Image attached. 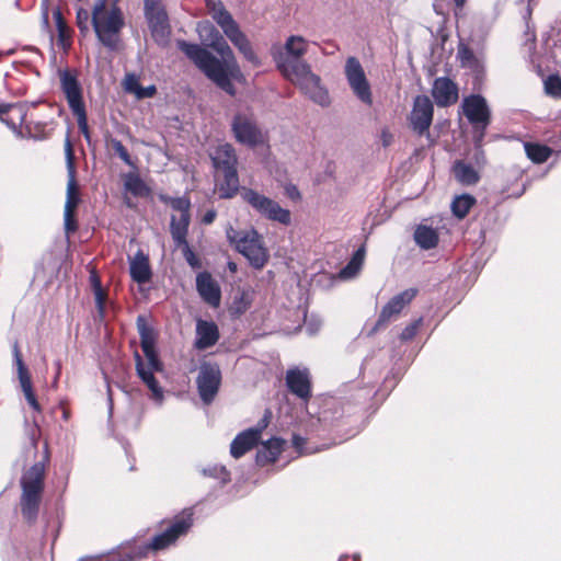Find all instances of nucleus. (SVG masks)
Here are the masks:
<instances>
[{"instance_id": "1", "label": "nucleus", "mask_w": 561, "mask_h": 561, "mask_svg": "<svg viewBox=\"0 0 561 561\" xmlns=\"http://www.w3.org/2000/svg\"><path fill=\"white\" fill-rule=\"evenodd\" d=\"M197 31L201 38L215 49L221 56L222 60H219L197 44L179 41L178 47L207 78L228 94L234 95L236 89L231 82V77H234L239 72V67L233 51L219 31L209 22H199L197 24Z\"/></svg>"}, {"instance_id": "2", "label": "nucleus", "mask_w": 561, "mask_h": 561, "mask_svg": "<svg viewBox=\"0 0 561 561\" xmlns=\"http://www.w3.org/2000/svg\"><path fill=\"white\" fill-rule=\"evenodd\" d=\"M136 323L141 350L147 358V364H145L141 356L138 353L135 354L136 371L141 381L151 391V399L160 404L163 401V389L154 378L153 373L161 371L163 367L156 352V332L142 316L137 318Z\"/></svg>"}, {"instance_id": "3", "label": "nucleus", "mask_w": 561, "mask_h": 561, "mask_svg": "<svg viewBox=\"0 0 561 561\" xmlns=\"http://www.w3.org/2000/svg\"><path fill=\"white\" fill-rule=\"evenodd\" d=\"M91 23L98 39L110 50H116L125 24L121 8L108 3V0H96L91 12Z\"/></svg>"}, {"instance_id": "4", "label": "nucleus", "mask_w": 561, "mask_h": 561, "mask_svg": "<svg viewBox=\"0 0 561 561\" xmlns=\"http://www.w3.org/2000/svg\"><path fill=\"white\" fill-rule=\"evenodd\" d=\"M277 66L282 73L308 95L313 102L321 106L330 104L327 89L321 84V79L313 73L310 66L304 60H291V58H279Z\"/></svg>"}, {"instance_id": "5", "label": "nucleus", "mask_w": 561, "mask_h": 561, "mask_svg": "<svg viewBox=\"0 0 561 561\" xmlns=\"http://www.w3.org/2000/svg\"><path fill=\"white\" fill-rule=\"evenodd\" d=\"M229 243L242 254L256 270H261L267 263L270 254L264 244L262 234L254 228L237 230L232 226L226 229Z\"/></svg>"}, {"instance_id": "6", "label": "nucleus", "mask_w": 561, "mask_h": 561, "mask_svg": "<svg viewBox=\"0 0 561 561\" xmlns=\"http://www.w3.org/2000/svg\"><path fill=\"white\" fill-rule=\"evenodd\" d=\"M44 463L36 462L21 478V511L23 517L28 522H33L37 517L44 489Z\"/></svg>"}, {"instance_id": "7", "label": "nucleus", "mask_w": 561, "mask_h": 561, "mask_svg": "<svg viewBox=\"0 0 561 561\" xmlns=\"http://www.w3.org/2000/svg\"><path fill=\"white\" fill-rule=\"evenodd\" d=\"M191 512H183L176 516L173 523L163 533L157 535L152 541L148 545L140 547L137 553L134 556L131 552H124L122 554H112L106 561H134L135 557H142L149 550H161L170 545L174 543L175 540L183 534H185L193 524Z\"/></svg>"}, {"instance_id": "8", "label": "nucleus", "mask_w": 561, "mask_h": 561, "mask_svg": "<svg viewBox=\"0 0 561 561\" xmlns=\"http://www.w3.org/2000/svg\"><path fill=\"white\" fill-rule=\"evenodd\" d=\"M462 111L473 128V140L477 149V162H483V151L481 150L485 131L491 122V110L486 100L480 94H471L463 99Z\"/></svg>"}, {"instance_id": "9", "label": "nucleus", "mask_w": 561, "mask_h": 561, "mask_svg": "<svg viewBox=\"0 0 561 561\" xmlns=\"http://www.w3.org/2000/svg\"><path fill=\"white\" fill-rule=\"evenodd\" d=\"M241 198L262 218L283 226L291 224V214L289 209L284 208L275 199L249 187H242Z\"/></svg>"}, {"instance_id": "10", "label": "nucleus", "mask_w": 561, "mask_h": 561, "mask_svg": "<svg viewBox=\"0 0 561 561\" xmlns=\"http://www.w3.org/2000/svg\"><path fill=\"white\" fill-rule=\"evenodd\" d=\"M144 13L153 39L159 45L169 42L171 26L161 0H144Z\"/></svg>"}, {"instance_id": "11", "label": "nucleus", "mask_w": 561, "mask_h": 561, "mask_svg": "<svg viewBox=\"0 0 561 561\" xmlns=\"http://www.w3.org/2000/svg\"><path fill=\"white\" fill-rule=\"evenodd\" d=\"M231 130L236 140L248 147H255L264 140L254 115L249 110L239 111L234 114L231 121Z\"/></svg>"}, {"instance_id": "12", "label": "nucleus", "mask_w": 561, "mask_h": 561, "mask_svg": "<svg viewBox=\"0 0 561 561\" xmlns=\"http://www.w3.org/2000/svg\"><path fill=\"white\" fill-rule=\"evenodd\" d=\"M345 76L353 93L366 105H371L373 95L369 82L360 62L355 57L347 58Z\"/></svg>"}, {"instance_id": "13", "label": "nucleus", "mask_w": 561, "mask_h": 561, "mask_svg": "<svg viewBox=\"0 0 561 561\" xmlns=\"http://www.w3.org/2000/svg\"><path fill=\"white\" fill-rule=\"evenodd\" d=\"M221 382V371L215 364L204 363L196 378L198 394L202 401L209 404L215 399Z\"/></svg>"}, {"instance_id": "14", "label": "nucleus", "mask_w": 561, "mask_h": 561, "mask_svg": "<svg viewBox=\"0 0 561 561\" xmlns=\"http://www.w3.org/2000/svg\"><path fill=\"white\" fill-rule=\"evenodd\" d=\"M434 107L426 95H417L414 99L413 107L409 116L410 125L417 135L428 134L433 122Z\"/></svg>"}, {"instance_id": "15", "label": "nucleus", "mask_w": 561, "mask_h": 561, "mask_svg": "<svg viewBox=\"0 0 561 561\" xmlns=\"http://www.w3.org/2000/svg\"><path fill=\"white\" fill-rule=\"evenodd\" d=\"M415 288H409L393 296L381 309L379 318L373 332L386 327L391 320L396 319L405 306H408L416 296Z\"/></svg>"}, {"instance_id": "16", "label": "nucleus", "mask_w": 561, "mask_h": 561, "mask_svg": "<svg viewBox=\"0 0 561 561\" xmlns=\"http://www.w3.org/2000/svg\"><path fill=\"white\" fill-rule=\"evenodd\" d=\"M60 88L67 100L68 106L71 112L85 108L82 87L77 79V76L69 70L59 72Z\"/></svg>"}, {"instance_id": "17", "label": "nucleus", "mask_w": 561, "mask_h": 561, "mask_svg": "<svg viewBox=\"0 0 561 561\" xmlns=\"http://www.w3.org/2000/svg\"><path fill=\"white\" fill-rule=\"evenodd\" d=\"M65 154L68 170L67 196L65 210L76 211L80 203L79 190L76 181L75 154L69 137L65 141Z\"/></svg>"}, {"instance_id": "18", "label": "nucleus", "mask_w": 561, "mask_h": 561, "mask_svg": "<svg viewBox=\"0 0 561 561\" xmlns=\"http://www.w3.org/2000/svg\"><path fill=\"white\" fill-rule=\"evenodd\" d=\"M266 417L262 420V424L257 427L248 428L239 433L230 445V454L233 458L238 459L245 453L251 450L259 442L261 432L266 427Z\"/></svg>"}, {"instance_id": "19", "label": "nucleus", "mask_w": 561, "mask_h": 561, "mask_svg": "<svg viewBox=\"0 0 561 561\" xmlns=\"http://www.w3.org/2000/svg\"><path fill=\"white\" fill-rule=\"evenodd\" d=\"M286 386L289 391L302 400L311 397V380L309 370L298 367L288 369L286 373Z\"/></svg>"}, {"instance_id": "20", "label": "nucleus", "mask_w": 561, "mask_h": 561, "mask_svg": "<svg viewBox=\"0 0 561 561\" xmlns=\"http://www.w3.org/2000/svg\"><path fill=\"white\" fill-rule=\"evenodd\" d=\"M225 35L229 41L238 48V50L244 56L247 60L253 65H259V58L254 54L251 43L247 35L240 30L238 23L233 21L229 25L222 28Z\"/></svg>"}, {"instance_id": "21", "label": "nucleus", "mask_w": 561, "mask_h": 561, "mask_svg": "<svg viewBox=\"0 0 561 561\" xmlns=\"http://www.w3.org/2000/svg\"><path fill=\"white\" fill-rule=\"evenodd\" d=\"M432 95L438 106H449L458 100V88L449 78L440 77L434 81Z\"/></svg>"}, {"instance_id": "22", "label": "nucleus", "mask_w": 561, "mask_h": 561, "mask_svg": "<svg viewBox=\"0 0 561 561\" xmlns=\"http://www.w3.org/2000/svg\"><path fill=\"white\" fill-rule=\"evenodd\" d=\"M13 352H14V360H15V364L18 367V377H19V381H20L22 391L24 393V397H25L27 403L30 404V407L34 411L39 412L41 407H39V403L34 394V391H33L31 376L22 360L18 344L14 345Z\"/></svg>"}, {"instance_id": "23", "label": "nucleus", "mask_w": 561, "mask_h": 561, "mask_svg": "<svg viewBox=\"0 0 561 561\" xmlns=\"http://www.w3.org/2000/svg\"><path fill=\"white\" fill-rule=\"evenodd\" d=\"M196 289L202 299L211 307L220 305L221 291L217 282L207 272H202L196 277Z\"/></svg>"}, {"instance_id": "24", "label": "nucleus", "mask_w": 561, "mask_h": 561, "mask_svg": "<svg viewBox=\"0 0 561 561\" xmlns=\"http://www.w3.org/2000/svg\"><path fill=\"white\" fill-rule=\"evenodd\" d=\"M26 112V106L21 103L2 105L0 107L2 122L5 123L18 135H22L21 128L25 121Z\"/></svg>"}, {"instance_id": "25", "label": "nucleus", "mask_w": 561, "mask_h": 561, "mask_svg": "<svg viewBox=\"0 0 561 561\" xmlns=\"http://www.w3.org/2000/svg\"><path fill=\"white\" fill-rule=\"evenodd\" d=\"M214 167L220 171L237 170L238 158L234 148L230 144L217 146L211 153Z\"/></svg>"}, {"instance_id": "26", "label": "nucleus", "mask_w": 561, "mask_h": 561, "mask_svg": "<svg viewBox=\"0 0 561 561\" xmlns=\"http://www.w3.org/2000/svg\"><path fill=\"white\" fill-rule=\"evenodd\" d=\"M218 339V328L213 321L198 320L196 322L195 347L197 350H205L215 345Z\"/></svg>"}, {"instance_id": "27", "label": "nucleus", "mask_w": 561, "mask_h": 561, "mask_svg": "<svg viewBox=\"0 0 561 561\" xmlns=\"http://www.w3.org/2000/svg\"><path fill=\"white\" fill-rule=\"evenodd\" d=\"M129 273L133 280L138 284H145L150 280L152 272L149 264V257L141 250L129 257Z\"/></svg>"}, {"instance_id": "28", "label": "nucleus", "mask_w": 561, "mask_h": 561, "mask_svg": "<svg viewBox=\"0 0 561 561\" xmlns=\"http://www.w3.org/2000/svg\"><path fill=\"white\" fill-rule=\"evenodd\" d=\"M283 445L284 440L279 438L266 440L256 453V462L259 465H265L276 461L283 450Z\"/></svg>"}, {"instance_id": "29", "label": "nucleus", "mask_w": 561, "mask_h": 561, "mask_svg": "<svg viewBox=\"0 0 561 561\" xmlns=\"http://www.w3.org/2000/svg\"><path fill=\"white\" fill-rule=\"evenodd\" d=\"M224 180L218 185L220 198H232L240 190L237 170L222 171Z\"/></svg>"}, {"instance_id": "30", "label": "nucleus", "mask_w": 561, "mask_h": 561, "mask_svg": "<svg viewBox=\"0 0 561 561\" xmlns=\"http://www.w3.org/2000/svg\"><path fill=\"white\" fill-rule=\"evenodd\" d=\"M453 172L455 179L462 185H473L480 179L478 171L463 161H456L453 165Z\"/></svg>"}, {"instance_id": "31", "label": "nucleus", "mask_w": 561, "mask_h": 561, "mask_svg": "<svg viewBox=\"0 0 561 561\" xmlns=\"http://www.w3.org/2000/svg\"><path fill=\"white\" fill-rule=\"evenodd\" d=\"M206 7L221 30L234 21L220 0H206Z\"/></svg>"}, {"instance_id": "32", "label": "nucleus", "mask_w": 561, "mask_h": 561, "mask_svg": "<svg viewBox=\"0 0 561 561\" xmlns=\"http://www.w3.org/2000/svg\"><path fill=\"white\" fill-rule=\"evenodd\" d=\"M190 219V215L180 216L179 218L173 216L171 219L170 230L172 238L178 247L187 243L186 236L188 231Z\"/></svg>"}, {"instance_id": "33", "label": "nucleus", "mask_w": 561, "mask_h": 561, "mask_svg": "<svg viewBox=\"0 0 561 561\" xmlns=\"http://www.w3.org/2000/svg\"><path fill=\"white\" fill-rule=\"evenodd\" d=\"M414 240L420 248L430 250L437 245L438 234L435 229L422 225L415 229Z\"/></svg>"}, {"instance_id": "34", "label": "nucleus", "mask_w": 561, "mask_h": 561, "mask_svg": "<svg viewBox=\"0 0 561 561\" xmlns=\"http://www.w3.org/2000/svg\"><path fill=\"white\" fill-rule=\"evenodd\" d=\"M308 42L297 35H291L285 43L286 56L284 58H291V60H301V56L307 53Z\"/></svg>"}, {"instance_id": "35", "label": "nucleus", "mask_w": 561, "mask_h": 561, "mask_svg": "<svg viewBox=\"0 0 561 561\" xmlns=\"http://www.w3.org/2000/svg\"><path fill=\"white\" fill-rule=\"evenodd\" d=\"M53 16L58 33V43L64 49H66L71 44V31L68 27L59 8H56L53 11Z\"/></svg>"}, {"instance_id": "36", "label": "nucleus", "mask_w": 561, "mask_h": 561, "mask_svg": "<svg viewBox=\"0 0 561 561\" xmlns=\"http://www.w3.org/2000/svg\"><path fill=\"white\" fill-rule=\"evenodd\" d=\"M124 187L136 197H147L150 194V188L137 174H127L125 176Z\"/></svg>"}, {"instance_id": "37", "label": "nucleus", "mask_w": 561, "mask_h": 561, "mask_svg": "<svg viewBox=\"0 0 561 561\" xmlns=\"http://www.w3.org/2000/svg\"><path fill=\"white\" fill-rule=\"evenodd\" d=\"M476 204V198L470 194H462L456 196L451 202V211L453 214L459 218H465L472 206Z\"/></svg>"}, {"instance_id": "38", "label": "nucleus", "mask_w": 561, "mask_h": 561, "mask_svg": "<svg viewBox=\"0 0 561 561\" xmlns=\"http://www.w3.org/2000/svg\"><path fill=\"white\" fill-rule=\"evenodd\" d=\"M524 147L527 157L535 163L546 162L552 153V150L545 145L525 142Z\"/></svg>"}, {"instance_id": "39", "label": "nucleus", "mask_w": 561, "mask_h": 561, "mask_svg": "<svg viewBox=\"0 0 561 561\" xmlns=\"http://www.w3.org/2000/svg\"><path fill=\"white\" fill-rule=\"evenodd\" d=\"M457 58L462 67L478 70L481 66L479 58L468 47V45L460 43L457 48Z\"/></svg>"}, {"instance_id": "40", "label": "nucleus", "mask_w": 561, "mask_h": 561, "mask_svg": "<svg viewBox=\"0 0 561 561\" xmlns=\"http://www.w3.org/2000/svg\"><path fill=\"white\" fill-rule=\"evenodd\" d=\"M364 254H365V251L363 248L358 249L354 253L351 261L346 264V266H344L341 270V272H340L341 278H344V279L352 278L358 273V271L362 267L363 261H364Z\"/></svg>"}, {"instance_id": "41", "label": "nucleus", "mask_w": 561, "mask_h": 561, "mask_svg": "<svg viewBox=\"0 0 561 561\" xmlns=\"http://www.w3.org/2000/svg\"><path fill=\"white\" fill-rule=\"evenodd\" d=\"M164 203L169 204L172 209L180 213V216L190 215L191 202L186 197H162Z\"/></svg>"}, {"instance_id": "42", "label": "nucleus", "mask_w": 561, "mask_h": 561, "mask_svg": "<svg viewBox=\"0 0 561 561\" xmlns=\"http://www.w3.org/2000/svg\"><path fill=\"white\" fill-rule=\"evenodd\" d=\"M545 91L552 98H561V78L557 75L548 76L543 81Z\"/></svg>"}, {"instance_id": "43", "label": "nucleus", "mask_w": 561, "mask_h": 561, "mask_svg": "<svg viewBox=\"0 0 561 561\" xmlns=\"http://www.w3.org/2000/svg\"><path fill=\"white\" fill-rule=\"evenodd\" d=\"M123 88L127 93L134 94L138 99L142 87L137 75L127 73L123 80Z\"/></svg>"}, {"instance_id": "44", "label": "nucleus", "mask_w": 561, "mask_h": 561, "mask_svg": "<svg viewBox=\"0 0 561 561\" xmlns=\"http://www.w3.org/2000/svg\"><path fill=\"white\" fill-rule=\"evenodd\" d=\"M72 114L77 118L78 127L81 134L84 136L87 140L90 139V131L88 126V117L85 108L73 111Z\"/></svg>"}, {"instance_id": "45", "label": "nucleus", "mask_w": 561, "mask_h": 561, "mask_svg": "<svg viewBox=\"0 0 561 561\" xmlns=\"http://www.w3.org/2000/svg\"><path fill=\"white\" fill-rule=\"evenodd\" d=\"M422 322H423V319L419 318V319L414 320L412 323H410L409 325H407L400 334L401 341L412 340L416 335L420 327L422 325Z\"/></svg>"}, {"instance_id": "46", "label": "nucleus", "mask_w": 561, "mask_h": 561, "mask_svg": "<svg viewBox=\"0 0 561 561\" xmlns=\"http://www.w3.org/2000/svg\"><path fill=\"white\" fill-rule=\"evenodd\" d=\"M203 473L205 476H210L219 479L222 483H226L230 480V474L227 469L222 466H214L209 469H204Z\"/></svg>"}, {"instance_id": "47", "label": "nucleus", "mask_w": 561, "mask_h": 561, "mask_svg": "<svg viewBox=\"0 0 561 561\" xmlns=\"http://www.w3.org/2000/svg\"><path fill=\"white\" fill-rule=\"evenodd\" d=\"M91 20V14L85 9H79L77 11V24L81 32L89 31V22Z\"/></svg>"}, {"instance_id": "48", "label": "nucleus", "mask_w": 561, "mask_h": 561, "mask_svg": "<svg viewBox=\"0 0 561 561\" xmlns=\"http://www.w3.org/2000/svg\"><path fill=\"white\" fill-rule=\"evenodd\" d=\"M112 147L114 151L118 154V157L128 165H131V159L128 153V150L125 148V146L122 144V141L117 139L112 140Z\"/></svg>"}, {"instance_id": "49", "label": "nucleus", "mask_w": 561, "mask_h": 561, "mask_svg": "<svg viewBox=\"0 0 561 561\" xmlns=\"http://www.w3.org/2000/svg\"><path fill=\"white\" fill-rule=\"evenodd\" d=\"M64 221H65V231L66 234L69 236L70 233H73L77 228V220L75 218V211L72 210H65L64 211Z\"/></svg>"}, {"instance_id": "50", "label": "nucleus", "mask_w": 561, "mask_h": 561, "mask_svg": "<svg viewBox=\"0 0 561 561\" xmlns=\"http://www.w3.org/2000/svg\"><path fill=\"white\" fill-rule=\"evenodd\" d=\"M182 250H183V255L186 260V262L192 266V267H198L199 266V261L198 259L196 257L195 253L192 251V249L190 248L188 243H185V244H182Z\"/></svg>"}, {"instance_id": "51", "label": "nucleus", "mask_w": 561, "mask_h": 561, "mask_svg": "<svg viewBox=\"0 0 561 561\" xmlns=\"http://www.w3.org/2000/svg\"><path fill=\"white\" fill-rule=\"evenodd\" d=\"M93 294H94L96 308H98L99 312L102 314L104 311L106 293L101 287V288L93 289Z\"/></svg>"}, {"instance_id": "52", "label": "nucleus", "mask_w": 561, "mask_h": 561, "mask_svg": "<svg viewBox=\"0 0 561 561\" xmlns=\"http://www.w3.org/2000/svg\"><path fill=\"white\" fill-rule=\"evenodd\" d=\"M42 25L49 33V36L53 37V33L49 28V14H48L47 0H44L42 2Z\"/></svg>"}, {"instance_id": "53", "label": "nucleus", "mask_w": 561, "mask_h": 561, "mask_svg": "<svg viewBox=\"0 0 561 561\" xmlns=\"http://www.w3.org/2000/svg\"><path fill=\"white\" fill-rule=\"evenodd\" d=\"M380 141H381L383 147H388V146H390L392 144L393 135L389 130V128L385 127V128L381 129Z\"/></svg>"}, {"instance_id": "54", "label": "nucleus", "mask_w": 561, "mask_h": 561, "mask_svg": "<svg viewBox=\"0 0 561 561\" xmlns=\"http://www.w3.org/2000/svg\"><path fill=\"white\" fill-rule=\"evenodd\" d=\"M157 92V89L154 85H148L146 88H141V91L139 92L138 100L146 99V98H152Z\"/></svg>"}, {"instance_id": "55", "label": "nucleus", "mask_w": 561, "mask_h": 561, "mask_svg": "<svg viewBox=\"0 0 561 561\" xmlns=\"http://www.w3.org/2000/svg\"><path fill=\"white\" fill-rule=\"evenodd\" d=\"M216 216H217L216 210L209 209L203 216L202 221L205 225H210L215 220Z\"/></svg>"}, {"instance_id": "56", "label": "nucleus", "mask_w": 561, "mask_h": 561, "mask_svg": "<svg viewBox=\"0 0 561 561\" xmlns=\"http://www.w3.org/2000/svg\"><path fill=\"white\" fill-rule=\"evenodd\" d=\"M306 440L304 437L299 436V435H294L293 436V444L295 446V448L299 451V454H302V446L305 445Z\"/></svg>"}, {"instance_id": "57", "label": "nucleus", "mask_w": 561, "mask_h": 561, "mask_svg": "<svg viewBox=\"0 0 561 561\" xmlns=\"http://www.w3.org/2000/svg\"><path fill=\"white\" fill-rule=\"evenodd\" d=\"M286 194L291 198V199H299L300 198V193L298 191V188L294 185H289L286 187Z\"/></svg>"}, {"instance_id": "58", "label": "nucleus", "mask_w": 561, "mask_h": 561, "mask_svg": "<svg viewBox=\"0 0 561 561\" xmlns=\"http://www.w3.org/2000/svg\"><path fill=\"white\" fill-rule=\"evenodd\" d=\"M90 282H91L92 289H96V288H101L102 287L100 277L98 276V274L95 272L91 273Z\"/></svg>"}, {"instance_id": "59", "label": "nucleus", "mask_w": 561, "mask_h": 561, "mask_svg": "<svg viewBox=\"0 0 561 561\" xmlns=\"http://www.w3.org/2000/svg\"><path fill=\"white\" fill-rule=\"evenodd\" d=\"M467 0H454L456 9L461 10Z\"/></svg>"}, {"instance_id": "60", "label": "nucleus", "mask_w": 561, "mask_h": 561, "mask_svg": "<svg viewBox=\"0 0 561 561\" xmlns=\"http://www.w3.org/2000/svg\"><path fill=\"white\" fill-rule=\"evenodd\" d=\"M58 374L60 373V363H57Z\"/></svg>"}, {"instance_id": "61", "label": "nucleus", "mask_w": 561, "mask_h": 561, "mask_svg": "<svg viewBox=\"0 0 561 561\" xmlns=\"http://www.w3.org/2000/svg\"><path fill=\"white\" fill-rule=\"evenodd\" d=\"M230 268H231V270H234V268H236V265H234V264H230Z\"/></svg>"}, {"instance_id": "62", "label": "nucleus", "mask_w": 561, "mask_h": 561, "mask_svg": "<svg viewBox=\"0 0 561 561\" xmlns=\"http://www.w3.org/2000/svg\"><path fill=\"white\" fill-rule=\"evenodd\" d=\"M527 14L528 15L530 14V8L529 7L527 8Z\"/></svg>"}, {"instance_id": "63", "label": "nucleus", "mask_w": 561, "mask_h": 561, "mask_svg": "<svg viewBox=\"0 0 561 561\" xmlns=\"http://www.w3.org/2000/svg\"><path fill=\"white\" fill-rule=\"evenodd\" d=\"M81 561H87V560H81Z\"/></svg>"}, {"instance_id": "64", "label": "nucleus", "mask_w": 561, "mask_h": 561, "mask_svg": "<svg viewBox=\"0 0 561 561\" xmlns=\"http://www.w3.org/2000/svg\"><path fill=\"white\" fill-rule=\"evenodd\" d=\"M1 55H2V54L0 53V56H1Z\"/></svg>"}]
</instances>
